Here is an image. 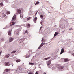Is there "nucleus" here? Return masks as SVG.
Wrapping results in <instances>:
<instances>
[{
    "label": "nucleus",
    "mask_w": 74,
    "mask_h": 74,
    "mask_svg": "<svg viewBox=\"0 0 74 74\" xmlns=\"http://www.w3.org/2000/svg\"><path fill=\"white\" fill-rule=\"evenodd\" d=\"M22 9H18L17 10V12L16 13L17 14H21V10Z\"/></svg>",
    "instance_id": "obj_1"
},
{
    "label": "nucleus",
    "mask_w": 74,
    "mask_h": 74,
    "mask_svg": "<svg viewBox=\"0 0 74 74\" xmlns=\"http://www.w3.org/2000/svg\"><path fill=\"white\" fill-rule=\"evenodd\" d=\"M51 60H49L48 61L46 62L47 65L48 66L51 63Z\"/></svg>",
    "instance_id": "obj_2"
},
{
    "label": "nucleus",
    "mask_w": 74,
    "mask_h": 74,
    "mask_svg": "<svg viewBox=\"0 0 74 74\" xmlns=\"http://www.w3.org/2000/svg\"><path fill=\"white\" fill-rule=\"evenodd\" d=\"M5 65L6 66H9L10 65V64L9 62H5Z\"/></svg>",
    "instance_id": "obj_3"
},
{
    "label": "nucleus",
    "mask_w": 74,
    "mask_h": 74,
    "mask_svg": "<svg viewBox=\"0 0 74 74\" xmlns=\"http://www.w3.org/2000/svg\"><path fill=\"white\" fill-rule=\"evenodd\" d=\"M16 15H14L12 19V21H15L16 20Z\"/></svg>",
    "instance_id": "obj_4"
},
{
    "label": "nucleus",
    "mask_w": 74,
    "mask_h": 74,
    "mask_svg": "<svg viewBox=\"0 0 74 74\" xmlns=\"http://www.w3.org/2000/svg\"><path fill=\"white\" fill-rule=\"evenodd\" d=\"M8 34L9 36H11L12 35V30H9L8 31Z\"/></svg>",
    "instance_id": "obj_5"
},
{
    "label": "nucleus",
    "mask_w": 74,
    "mask_h": 74,
    "mask_svg": "<svg viewBox=\"0 0 74 74\" xmlns=\"http://www.w3.org/2000/svg\"><path fill=\"white\" fill-rule=\"evenodd\" d=\"M13 40H14V38H12V37H11L9 38V41L10 42H11L13 41Z\"/></svg>",
    "instance_id": "obj_6"
},
{
    "label": "nucleus",
    "mask_w": 74,
    "mask_h": 74,
    "mask_svg": "<svg viewBox=\"0 0 74 74\" xmlns=\"http://www.w3.org/2000/svg\"><path fill=\"white\" fill-rule=\"evenodd\" d=\"M64 49H63V48H62L61 49V52L60 54L61 55L64 52Z\"/></svg>",
    "instance_id": "obj_7"
},
{
    "label": "nucleus",
    "mask_w": 74,
    "mask_h": 74,
    "mask_svg": "<svg viewBox=\"0 0 74 74\" xmlns=\"http://www.w3.org/2000/svg\"><path fill=\"white\" fill-rule=\"evenodd\" d=\"M19 43H21L23 41V39H20L18 40Z\"/></svg>",
    "instance_id": "obj_8"
},
{
    "label": "nucleus",
    "mask_w": 74,
    "mask_h": 74,
    "mask_svg": "<svg viewBox=\"0 0 74 74\" xmlns=\"http://www.w3.org/2000/svg\"><path fill=\"white\" fill-rule=\"evenodd\" d=\"M18 71H22V68L21 66H18Z\"/></svg>",
    "instance_id": "obj_9"
},
{
    "label": "nucleus",
    "mask_w": 74,
    "mask_h": 74,
    "mask_svg": "<svg viewBox=\"0 0 74 74\" xmlns=\"http://www.w3.org/2000/svg\"><path fill=\"white\" fill-rule=\"evenodd\" d=\"M15 23H16L14 22H12L10 23V26H11L12 25H14Z\"/></svg>",
    "instance_id": "obj_10"
},
{
    "label": "nucleus",
    "mask_w": 74,
    "mask_h": 74,
    "mask_svg": "<svg viewBox=\"0 0 74 74\" xmlns=\"http://www.w3.org/2000/svg\"><path fill=\"white\" fill-rule=\"evenodd\" d=\"M64 68V66H60V67H58V69L59 70H61L63 69Z\"/></svg>",
    "instance_id": "obj_11"
},
{
    "label": "nucleus",
    "mask_w": 74,
    "mask_h": 74,
    "mask_svg": "<svg viewBox=\"0 0 74 74\" xmlns=\"http://www.w3.org/2000/svg\"><path fill=\"white\" fill-rule=\"evenodd\" d=\"M6 16V15L5 14L3 13L1 15V17L2 18H4Z\"/></svg>",
    "instance_id": "obj_12"
},
{
    "label": "nucleus",
    "mask_w": 74,
    "mask_h": 74,
    "mask_svg": "<svg viewBox=\"0 0 74 74\" xmlns=\"http://www.w3.org/2000/svg\"><path fill=\"white\" fill-rule=\"evenodd\" d=\"M43 44H45V43H44V44L42 43L41 44V45H40V46H39V47L38 49V50L39 49H40L43 46Z\"/></svg>",
    "instance_id": "obj_13"
},
{
    "label": "nucleus",
    "mask_w": 74,
    "mask_h": 74,
    "mask_svg": "<svg viewBox=\"0 0 74 74\" xmlns=\"http://www.w3.org/2000/svg\"><path fill=\"white\" fill-rule=\"evenodd\" d=\"M37 17H35L34 19V23H36L37 22Z\"/></svg>",
    "instance_id": "obj_14"
},
{
    "label": "nucleus",
    "mask_w": 74,
    "mask_h": 74,
    "mask_svg": "<svg viewBox=\"0 0 74 74\" xmlns=\"http://www.w3.org/2000/svg\"><path fill=\"white\" fill-rule=\"evenodd\" d=\"M30 24H27L26 25V27L28 28H30Z\"/></svg>",
    "instance_id": "obj_15"
},
{
    "label": "nucleus",
    "mask_w": 74,
    "mask_h": 74,
    "mask_svg": "<svg viewBox=\"0 0 74 74\" xmlns=\"http://www.w3.org/2000/svg\"><path fill=\"white\" fill-rule=\"evenodd\" d=\"M23 20L24 22H26L27 21V18H25L23 19Z\"/></svg>",
    "instance_id": "obj_16"
},
{
    "label": "nucleus",
    "mask_w": 74,
    "mask_h": 74,
    "mask_svg": "<svg viewBox=\"0 0 74 74\" xmlns=\"http://www.w3.org/2000/svg\"><path fill=\"white\" fill-rule=\"evenodd\" d=\"M10 56V54H8L5 56V58H8Z\"/></svg>",
    "instance_id": "obj_17"
},
{
    "label": "nucleus",
    "mask_w": 74,
    "mask_h": 74,
    "mask_svg": "<svg viewBox=\"0 0 74 74\" xmlns=\"http://www.w3.org/2000/svg\"><path fill=\"white\" fill-rule=\"evenodd\" d=\"M51 58V57H49L48 58H44V60H47L48 59H49Z\"/></svg>",
    "instance_id": "obj_18"
},
{
    "label": "nucleus",
    "mask_w": 74,
    "mask_h": 74,
    "mask_svg": "<svg viewBox=\"0 0 74 74\" xmlns=\"http://www.w3.org/2000/svg\"><path fill=\"white\" fill-rule=\"evenodd\" d=\"M27 18V21L28 20H29L30 19H31L32 17H29V18Z\"/></svg>",
    "instance_id": "obj_19"
},
{
    "label": "nucleus",
    "mask_w": 74,
    "mask_h": 74,
    "mask_svg": "<svg viewBox=\"0 0 74 74\" xmlns=\"http://www.w3.org/2000/svg\"><path fill=\"white\" fill-rule=\"evenodd\" d=\"M46 41V40H45L44 39H43V38L42 40V43L43 42H45Z\"/></svg>",
    "instance_id": "obj_20"
},
{
    "label": "nucleus",
    "mask_w": 74,
    "mask_h": 74,
    "mask_svg": "<svg viewBox=\"0 0 74 74\" xmlns=\"http://www.w3.org/2000/svg\"><path fill=\"white\" fill-rule=\"evenodd\" d=\"M20 61H21V60H20V59H18L16 61V62L17 63H18Z\"/></svg>",
    "instance_id": "obj_21"
},
{
    "label": "nucleus",
    "mask_w": 74,
    "mask_h": 74,
    "mask_svg": "<svg viewBox=\"0 0 74 74\" xmlns=\"http://www.w3.org/2000/svg\"><path fill=\"white\" fill-rule=\"evenodd\" d=\"M10 71V69H6L5 70V71L7 72L9 71Z\"/></svg>",
    "instance_id": "obj_22"
},
{
    "label": "nucleus",
    "mask_w": 74,
    "mask_h": 74,
    "mask_svg": "<svg viewBox=\"0 0 74 74\" xmlns=\"http://www.w3.org/2000/svg\"><path fill=\"white\" fill-rule=\"evenodd\" d=\"M3 5V3H0V6L2 7Z\"/></svg>",
    "instance_id": "obj_23"
},
{
    "label": "nucleus",
    "mask_w": 74,
    "mask_h": 74,
    "mask_svg": "<svg viewBox=\"0 0 74 74\" xmlns=\"http://www.w3.org/2000/svg\"><path fill=\"white\" fill-rule=\"evenodd\" d=\"M40 3V2H39V1H37L36 3L35 4V5H37V4H39Z\"/></svg>",
    "instance_id": "obj_24"
},
{
    "label": "nucleus",
    "mask_w": 74,
    "mask_h": 74,
    "mask_svg": "<svg viewBox=\"0 0 74 74\" xmlns=\"http://www.w3.org/2000/svg\"><path fill=\"white\" fill-rule=\"evenodd\" d=\"M23 15L22 14H20V17L21 18H23Z\"/></svg>",
    "instance_id": "obj_25"
},
{
    "label": "nucleus",
    "mask_w": 74,
    "mask_h": 74,
    "mask_svg": "<svg viewBox=\"0 0 74 74\" xmlns=\"http://www.w3.org/2000/svg\"><path fill=\"white\" fill-rule=\"evenodd\" d=\"M29 64L32 66L34 65V64L33 63L30 62L29 63Z\"/></svg>",
    "instance_id": "obj_26"
},
{
    "label": "nucleus",
    "mask_w": 74,
    "mask_h": 74,
    "mask_svg": "<svg viewBox=\"0 0 74 74\" xmlns=\"http://www.w3.org/2000/svg\"><path fill=\"white\" fill-rule=\"evenodd\" d=\"M58 34V33H57V32H56L55 34L54 37H55Z\"/></svg>",
    "instance_id": "obj_27"
},
{
    "label": "nucleus",
    "mask_w": 74,
    "mask_h": 74,
    "mask_svg": "<svg viewBox=\"0 0 74 74\" xmlns=\"http://www.w3.org/2000/svg\"><path fill=\"white\" fill-rule=\"evenodd\" d=\"M64 62H68L69 60L67 59H65L64 60Z\"/></svg>",
    "instance_id": "obj_28"
},
{
    "label": "nucleus",
    "mask_w": 74,
    "mask_h": 74,
    "mask_svg": "<svg viewBox=\"0 0 74 74\" xmlns=\"http://www.w3.org/2000/svg\"><path fill=\"white\" fill-rule=\"evenodd\" d=\"M7 14H10V12H7Z\"/></svg>",
    "instance_id": "obj_29"
},
{
    "label": "nucleus",
    "mask_w": 74,
    "mask_h": 74,
    "mask_svg": "<svg viewBox=\"0 0 74 74\" xmlns=\"http://www.w3.org/2000/svg\"><path fill=\"white\" fill-rule=\"evenodd\" d=\"M40 17L42 19L43 18V16L42 15H41L40 16Z\"/></svg>",
    "instance_id": "obj_30"
},
{
    "label": "nucleus",
    "mask_w": 74,
    "mask_h": 74,
    "mask_svg": "<svg viewBox=\"0 0 74 74\" xmlns=\"http://www.w3.org/2000/svg\"><path fill=\"white\" fill-rule=\"evenodd\" d=\"M16 51H13V52H12L11 53H16Z\"/></svg>",
    "instance_id": "obj_31"
},
{
    "label": "nucleus",
    "mask_w": 74,
    "mask_h": 74,
    "mask_svg": "<svg viewBox=\"0 0 74 74\" xmlns=\"http://www.w3.org/2000/svg\"><path fill=\"white\" fill-rule=\"evenodd\" d=\"M38 73V71H36L35 73V74H39Z\"/></svg>",
    "instance_id": "obj_32"
},
{
    "label": "nucleus",
    "mask_w": 74,
    "mask_h": 74,
    "mask_svg": "<svg viewBox=\"0 0 74 74\" xmlns=\"http://www.w3.org/2000/svg\"><path fill=\"white\" fill-rule=\"evenodd\" d=\"M30 57V56H26V58H29Z\"/></svg>",
    "instance_id": "obj_33"
},
{
    "label": "nucleus",
    "mask_w": 74,
    "mask_h": 74,
    "mask_svg": "<svg viewBox=\"0 0 74 74\" xmlns=\"http://www.w3.org/2000/svg\"><path fill=\"white\" fill-rule=\"evenodd\" d=\"M29 74H33V73L30 72L29 73Z\"/></svg>",
    "instance_id": "obj_34"
},
{
    "label": "nucleus",
    "mask_w": 74,
    "mask_h": 74,
    "mask_svg": "<svg viewBox=\"0 0 74 74\" xmlns=\"http://www.w3.org/2000/svg\"><path fill=\"white\" fill-rule=\"evenodd\" d=\"M69 30H73V29L72 28H70L69 29Z\"/></svg>",
    "instance_id": "obj_35"
},
{
    "label": "nucleus",
    "mask_w": 74,
    "mask_h": 74,
    "mask_svg": "<svg viewBox=\"0 0 74 74\" xmlns=\"http://www.w3.org/2000/svg\"><path fill=\"white\" fill-rule=\"evenodd\" d=\"M25 33H26V34H27V30H26L25 31Z\"/></svg>",
    "instance_id": "obj_36"
},
{
    "label": "nucleus",
    "mask_w": 74,
    "mask_h": 74,
    "mask_svg": "<svg viewBox=\"0 0 74 74\" xmlns=\"http://www.w3.org/2000/svg\"><path fill=\"white\" fill-rule=\"evenodd\" d=\"M17 33V35H19V32H18Z\"/></svg>",
    "instance_id": "obj_37"
},
{
    "label": "nucleus",
    "mask_w": 74,
    "mask_h": 74,
    "mask_svg": "<svg viewBox=\"0 0 74 74\" xmlns=\"http://www.w3.org/2000/svg\"><path fill=\"white\" fill-rule=\"evenodd\" d=\"M72 55H73V56H74V53H73Z\"/></svg>",
    "instance_id": "obj_38"
},
{
    "label": "nucleus",
    "mask_w": 74,
    "mask_h": 74,
    "mask_svg": "<svg viewBox=\"0 0 74 74\" xmlns=\"http://www.w3.org/2000/svg\"><path fill=\"white\" fill-rule=\"evenodd\" d=\"M40 23L41 25H42V22H41Z\"/></svg>",
    "instance_id": "obj_39"
},
{
    "label": "nucleus",
    "mask_w": 74,
    "mask_h": 74,
    "mask_svg": "<svg viewBox=\"0 0 74 74\" xmlns=\"http://www.w3.org/2000/svg\"><path fill=\"white\" fill-rule=\"evenodd\" d=\"M2 40L3 41H4V39H2Z\"/></svg>",
    "instance_id": "obj_40"
},
{
    "label": "nucleus",
    "mask_w": 74,
    "mask_h": 74,
    "mask_svg": "<svg viewBox=\"0 0 74 74\" xmlns=\"http://www.w3.org/2000/svg\"><path fill=\"white\" fill-rule=\"evenodd\" d=\"M43 74H46V73L45 72V73H44Z\"/></svg>",
    "instance_id": "obj_41"
},
{
    "label": "nucleus",
    "mask_w": 74,
    "mask_h": 74,
    "mask_svg": "<svg viewBox=\"0 0 74 74\" xmlns=\"http://www.w3.org/2000/svg\"><path fill=\"white\" fill-rule=\"evenodd\" d=\"M41 28H42V27H40V29H41Z\"/></svg>",
    "instance_id": "obj_42"
},
{
    "label": "nucleus",
    "mask_w": 74,
    "mask_h": 74,
    "mask_svg": "<svg viewBox=\"0 0 74 74\" xmlns=\"http://www.w3.org/2000/svg\"><path fill=\"white\" fill-rule=\"evenodd\" d=\"M1 52H0V55H1Z\"/></svg>",
    "instance_id": "obj_43"
},
{
    "label": "nucleus",
    "mask_w": 74,
    "mask_h": 74,
    "mask_svg": "<svg viewBox=\"0 0 74 74\" xmlns=\"http://www.w3.org/2000/svg\"><path fill=\"white\" fill-rule=\"evenodd\" d=\"M37 14V13H36V15Z\"/></svg>",
    "instance_id": "obj_44"
},
{
    "label": "nucleus",
    "mask_w": 74,
    "mask_h": 74,
    "mask_svg": "<svg viewBox=\"0 0 74 74\" xmlns=\"http://www.w3.org/2000/svg\"><path fill=\"white\" fill-rule=\"evenodd\" d=\"M1 7V6H0V8Z\"/></svg>",
    "instance_id": "obj_45"
},
{
    "label": "nucleus",
    "mask_w": 74,
    "mask_h": 74,
    "mask_svg": "<svg viewBox=\"0 0 74 74\" xmlns=\"http://www.w3.org/2000/svg\"><path fill=\"white\" fill-rule=\"evenodd\" d=\"M18 31V30H17V31Z\"/></svg>",
    "instance_id": "obj_46"
}]
</instances>
